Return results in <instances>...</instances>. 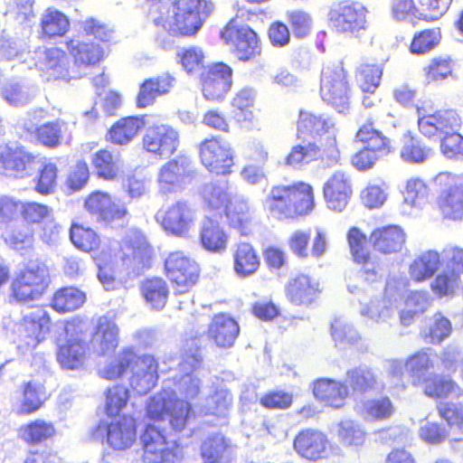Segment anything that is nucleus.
<instances>
[{
	"label": "nucleus",
	"mask_w": 463,
	"mask_h": 463,
	"mask_svg": "<svg viewBox=\"0 0 463 463\" xmlns=\"http://www.w3.org/2000/svg\"><path fill=\"white\" fill-rule=\"evenodd\" d=\"M110 32L108 26L90 17L80 23L79 32L65 41L68 53L61 47L52 46L43 52V66L55 80L77 77L79 68L99 65L108 55Z\"/></svg>",
	"instance_id": "f257e3e1"
},
{
	"label": "nucleus",
	"mask_w": 463,
	"mask_h": 463,
	"mask_svg": "<svg viewBox=\"0 0 463 463\" xmlns=\"http://www.w3.org/2000/svg\"><path fill=\"white\" fill-rule=\"evenodd\" d=\"M296 137L307 143L291 146L285 157V165L300 168L312 162L331 167L340 161L341 151L335 124L331 118L308 110H299L296 122Z\"/></svg>",
	"instance_id": "f03ea898"
},
{
	"label": "nucleus",
	"mask_w": 463,
	"mask_h": 463,
	"mask_svg": "<svg viewBox=\"0 0 463 463\" xmlns=\"http://www.w3.org/2000/svg\"><path fill=\"white\" fill-rule=\"evenodd\" d=\"M19 216L21 223L7 225L2 238L5 244L15 250H27L33 247L36 231L41 241L50 244L60 233L61 226L55 221L53 209L37 201L21 202Z\"/></svg>",
	"instance_id": "7ed1b4c3"
},
{
	"label": "nucleus",
	"mask_w": 463,
	"mask_h": 463,
	"mask_svg": "<svg viewBox=\"0 0 463 463\" xmlns=\"http://www.w3.org/2000/svg\"><path fill=\"white\" fill-rule=\"evenodd\" d=\"M315 206L314 188L303 181L273 184L263 201L264 210L279 221L307 216Z\"/></svg>",
	"instance_id": "20e7f679"
},
{
	"label": "nucleus",
	"mask_w": 463,
	"mask_h": 463,
	"mask_svg": "<svg viewBox=\"0 0 463 463\" xmlns=\"http://www.w3.org/2000/svg\"><path fill=\"white\" fill-rule=\"evenodd\" d=\"M254 15L250 10L238 8L236 14L222 27L220 37L230 52L239 61L247 62L259 58L262 52V44L259 33L243 18Z\"/></svg>",
	"instance_id": "39448f33"
},
{
	"label": "nucleus",
	"mask_w": 463,
	"mask_h": 463,
	"mask_svg": "<svg viewBox=\"0 0 463 463\" xmlns=\"http://www.w3.org/2000/svg\"><path fill=\"white\" fill-rule=\"evenodd\" d=\"M157 362L150 354H139L132 346L122 348L109 361L101 371V377L114 381L131 374V379L136 378L137 384L144 380L147 388L155 384L157 379Z\"/></svg>",
	"instance_id": "423d86ee"
},
{
	"label": "nucleus",
	"mask_w": 463,
	"mask_h": 463,
	"mask_svg": "<svg viewBox=\"0 0 463 463\" xmlns=\"http://www.w3.org/2000/svg\"><path fill=\"white\" fill-rule=\"evenodd\" d=\"M437 194L433 209L442 220L463 221V174L440 172L433 178Z\"/></svg>",
	"instance_id": "0eeeda50"
},
{
	"label": "nucleus",
	"mask_w": 463,
	"mask_h": 463,
	"mask_svg": "<svg viewBox=\"0 0 463 463\" xmlns=\"http://www.w3.org/2000/svg\"><path fill=\"white\" fill-rule=\"evenodd\" d=\"M50 283L49 269L43 261L29 262L16 272L9 286L10 302L25 304L40 299Z\"/></svg>",
	"instance_id": "6e6552de"
},
{
	"label": "nucleus",
	"mask_w": 463,
	"mask_h": 463,
	"mask_svg": "<svg viewBox=\"0 0 463 463\" xmlns=\"http://www.w3.org/2000/svg\"><path fill=\"white\" fill-rule=\"evenodd\" d=\"M319 92L323 100L338 111L343 112L349 108L352 85L343 61L328 63L322 68Z\"/></svg>",
	"instance_id": "1a4fd4ad"
},
{
	"label": "nucleus",
	"mask_w": 463,
	"mask_h": 463,
	"mask_svg": "<svg viewBox=\"0 0 463 463\" xmlns=\"http://www.w3.org/2000/svg\"><path fill=\"white\" fill-rule=\"evenodd\" d=\"M193 413V407L189 402L167 393L151 396L146 406V415L148 419L154 421L168 420L175 431L185 429Z\"/></svg>",
	"instance_id": "9d476101"
},
{
	"label": "nucleus",
	"mask_w": 463,
	"mask_h": 463,
	"mask_svg": "<svg viewBox=\"0 0 463 463\" xmlns=\"http://www.w3.org/2000/svg\"><path fill=\"white\" fill-rule=\"evenodd\" d=\"M82 206L91 218L106 227L123 223L130 217L126 203L104 190L97 189L89 193L83 199Z\"/></svg>",
	"instance_id": "9b49d317"
},
{
	"label": "nucleus",
	"mask_w": 463,
	"mask_h": 463,
	"mask_svg": "<svg viewBox=\"0 0 463 463\" xmlns=\"http://www.w3.org/2000/svg\"><path fill=\"white\" fill-rule=\"evenodd\" d=\"M65 334L69 337L57 350L56 359L59 364L67 370L82 368L90 355V347L81 336L87 333L85 323L74 317L65 324Z\"/></svg>",
	"instance_id": "f8f14e48"
},
{
	"label": "nucleus",
	"mask_w": 463,
	"mask_h": 463,
	"mask_svg": "<svg viewBox=\"0 0 463 463\" xmlns=\"http://www.w3.org/2000/svg\"><path fill=\"white\" fill-rule=\"evenodd\" d=\"M164 273L175 294H186L198 283L201 269L197 261L184 250L170 252L164 261Z\"/></svg>",
	"instance_id": "ddd939ff"
},
{
	"label": "nucleus",
	"mask_w": 463,
	"mask_h": 463,
	"mask_svg": "<svg viewBox=\"0 0 463 463\" xmlns=\"http://www.w3.org/2000/svg\"><path fill=\"white\" fill-rule=\"evenodd\" d=\"M153 5L167 0H146ZM175 13L171 30L176 35L191 36L197 33L212 6L206 0H174Z\"/></svg>",
	"instance_id": "4468645a"
},
{
	"label": "nucleus",
	"mask_w": 463,
	"mask_h": 463,
	"mask_svg": "<svg viewBox=\"0 0 463 463\" xmlns=\"http://www.w3.org/2000/svg\"><path fill=\"white\" fill-rule=\"evenodd\" d=\"M144 463H179V446L168 440L163 429L153 424L145 426L140 435Z\"/></svg>",
	"instance_id": "2eb2a0df"
},
{
	"label": "nucleus",
	"mask_w": 463,
	"mask_h": 463,
	"mask_svg": "<svg viewBox=\"0 0 463 463\" xmlns=\"http://www.w3.org/2000/svg\"><path fill=\"white\" fill-rule=\"evenodd\" d=\"M367 9L358 1L340 0L329 8L327 19L338 33L358 35L367 28Z\"/></svg>",
	"instance_id": "dca6fc26"
},
{
	"label": "nucleus",
	"mask_w": 463,
	"mask_h": 463,
	"mask_svg": "<svg viewBox=\"0 0 463 463\" xmlns=\"http://www.w3.org/2000/svg\"><path fill=\"white\" fill-rule=\"evenodd\" d=\"M199 159L205 169L215 175L232 173L234 154L231 145L220 137L213 136L201 141L198 146Z\"/></svg>",
	"instance_id": "f3484780"
},
{
	"label": "nucleus",
	"mask_w": 463,
	"mask_h": 463,
	"mask_svg": "<svg viewBox=\"0 0 463 463\" xmlns=\"http://www.w3.org/2000/svg\"><path fill=\"white\" fill-rule=\"evenodd\" d=\"M203 97L212 102L222 101L232 90L233 70L224 61L213 62L199 75Z\"/></svg>",
	"instance_id": "a211bd4d"
},
{
	"label": "nucleus",
	"mask_w": 463,
	"mask_h": 463,
	"mask_svg": "<svg viewBox=\"0 0 463 463\" xmlns=\"http://www.w3.org/2000/svg\"><path fill=\"white\" fill-rule=\"evenodd\" d=\"M155 219L166 234L177 238L188 237L195 221L194 210L183 200L162 206Z\"/></svg>",
	"instance_id": "6ab92c4d"
},
{
	"label": "nucleus",
	"mask_w": 463,
	"mask_h": 463,
	"mask_svg": "<svg viewBox=\"0 0 463 463\" xmlns=\"http://www.w3.org/2000/svg\"><path fill=\"white\" fill-rule=\"evenodd\" d=\"M118 259L129 273L139 275L152 266L153 248L144 238L126 237L119 243Z\"/></svg>",
	"instance_id": "aec40b11"
},
{
	"label": "nucleus",
	"mask_w": 463,
	"mask_h": 463,
	"mask_svg": "<svg viewBox=\"0 0 463 463\" xmlns=\"http://www.w3.org/2000/svg\"><path fill=\"white\" fill-rule=\"evenodd\" d=\"M97 430L100 431L107 444L115 450L130 448L136 441L137 433V420L129 414H124L110 422H100Z\"/></svg>",
	"instance_id": "412c9836"
},
{
	"label": "nucleus",
	"mask_w": 463,
	"mask_h": 463,
	"mask_svg": "<svg viewBox=\"0 0 463 463\" xmlns=\"http://www.w3.org/2000/svg\"><path fill=\"white\" fill-rule=\"evenodd\" d=\"M192 176L191 160L187 156H179L167 161L158 173L159 194L167 196L181 191L185 181Z\"/></svg>",
	"instance_id": "4be33fe9"
},
{
	"label": "nucleus",
	"mask_w": 463,
	"mask_h": 463,
	"mask_svg": "<svg viewBox=\"0 0 463 463\" xmlns=\"http://www.w3.org/2000/svg\"><path fill=\"white\" fill-rule=\"evenodd\" d=\"M346 241L353 261L361 267L365 280L373 282L378 278L379 264L368 249V238L358 227L353 226L346 232Z\"/></svg>",
	"instance_id": "5701e85b"
},
{
	"label": "nucleus",
	"mask_w": 463,
	"mask_h": 463,
	"mask_svg": "<svg viewBox=\"0 0 463 463\" xmlns=\"http://www.w3.org/2000/svg\"><path fill=\"white\" fill-rule=\"evenodd\" d=\"M179 146V134L169 125L153 124L142 137V146L147 152L159 157H168Z\"/></svg>",
	"instance_id": "b1692460"
},
{
	"label": "nucleus",
	"mask_w": 463,
	"mask_h": 463,
	"mask_svg": "<svg viewBox=\"0 0 463 463\" xmlns=\"http://www.w3.org/2000/svg\"><path fill=\"white\" fill-rule=\"evenodd\" d=\"M461 124L460 116L452 109H439L418 119L419 131L428 138L443 137L453 130H459Z\"/></svg>",
	"instance_id": "393cba45"
},
{
	"label": "nucleus",
	"mask_w": 463,
	"mask_h": 463,
	"mask_svg": "<svg viewBox=\"0 0 463 463\" xmlns=\"http://www.w3.org/2000/svg\"><path fill=\"white\" fill-rule=\"evenodd\" d=\"M293 449L300 458L317 461L326 457L329 440L323 431L307 428L296 434L293 439Z\"/></svg>",
	"instance_id": "a878e982"
},
{
	"label": "nucleus",
	"mask_w": 463,
	"mask_h": 463,
	"mask_svg": "<svg viewBox=\"0 0 463 463\" xmlns=\"http://www.w3.org/2000/svg\"><path fill=\"white\" fill-rule=\"evenodd\" d=\"M322 190L326 206L335 213H342L353 194L351 180L343 171L333 173L325 182Z\"/></svg>",
	"instance_id": "bb28decb"
},
{
	"label": "nucleus",
	"mask_w": 463,
	"mask_h": 463,
	"mask_svg": "<svg viewBox=\"0 0 463 463\" xmlns=\"http://www.w3.org/2000/svg\"><path fill=\"white\" fill-rule=\"evenodd\" d=\"M284 290L287 299L292 305L299 307H310L321 294L318 281L305 273L291 277Z\"/></svg>",
	"instance_id": "cd10ccee"
},
{
	"label": "nucleus",
	"mask_w": 463,
	"mask_h": 463,
	"mask_svg": "<svg viewBox=\"0 0 463 463\" xmlns=\"http://www.w3.org/2000/svg\"><path fill=\"white\" fill-rule=\"evenodd\" d=\"M406 239L404 230L397 224L376 227L369 235L373 249L382 255L400 253L405 246Z\"/></svg>",
	"instance_id": "c85d7f7f"
},
{
	"label": "nucleus",
	"mask_w": 463,
	"mask_h": 463,
	"mask_svg": "<svg viewBox=\"0 0 463 463\" xmlns=\"http://www.w3.org/2000/svg\"><path fill=\"white\" fill-rule=\"evenodd\" d=\"M36 160L37 156L23 146H5L0 151V175L23 176Z\"/></svg>",
	"instance_id": "c756f323"
},
{
	"label": "nucleus",
	"mask_w": 463,
	"mask_h": 463,
	"mask_svg": "<svg viewBox=\"0 0 463 463\" xmlns=\"http://www.w3.org/2000/svg\"><path fill=\"white\" fill-rule=\"evenodd\" d=\"M175 78L169 72L145 79L138 88L136 96V106L146 109L155 104L158 97L168 94L175 87Z\"/></svg>",
	"instance_id": "7c9ffc66"
},
{
	"label": "nucleus",
	"mask_w": 463,
	"mask_h": 463,
	"mask_svg": "<svg viewBox=\"0 0 463 463\" xmlns=\"http://www.w3.org/2000/svg\"><path fill=\"white\" fill-rule=\"evenodd\" d=\"M354 141L383 158L394 152L392 140L375 128L373 118L366 119L359 126L354 135Z\"/></svg>",
	"instance_id": "2f4dec72"
},
{
	"label": "nucleus",
	"mask_w": 463,
	"mask_h": 463,
	"mask_svg": "<svg viewBox=\"0 0 463 463\" xmlns=\"http://www.w3.org/2000/svg\"><path fill=\"white\" fill-rule=\"evenodd\" d=\"M239 334L240 326L238 322L225 313L213 315L206 331L208 339L220 348L232 347Z\"/></svg>",
	"instance_id": "473e14b6"
},
{
	"label": "nucleus",
	"mask_w": 463,
	"mask_h": 463,
	"mask_svg": "<svg viewBox=\"0 0 463 463\" xmlns=\"http://www.w3.org/2000/svg\"><path fill=\"white\" fill-rule=\"evenodd\" d=\"M22 398L16 408V415L29 416L43 409L50 398L44 381L31 379L21 386Z\"/></svg>",
	"instance_id": "72a5a7b5"
},
{
	"label": "nucleus",
	"mask_w": 463,
	"mask_h": 463,
	"mask_svg": "<svg viewBox=\"0 0 463 463\" xmlns=\"http://www.w3.org/2000/svg\"><path fill=\"white\" fill-rule=\"evenodd\" d=\"M52 326L50 315L45 310H37L23 317L20 333L28 345L35 346L46 338Z\"/></svg>",
	"instance_id": "f704fd0d"
},
{
	"label": "nucleus",
	"mask_w": 463,
	"mask_h": 463,
	"mask_svg": "<svg viewBox=\"0 0 463 463\" xmlns=\"http://www.w3.org/2000/svg\"><path fill=\"white\" fill-rule=\"evenodd\" d=\"M232 269L241 279L255 275L261 265L260 256L257 249L248 241H240L232 249Z\"/></svg>",
	"instance_id": "c9c22d12"
},
{
	"label": "nucleus",
	"mask_w": 463,
	"mask_h": 463,
	"mask_svg": "<svg viewBox=\"0 0 463 463\" xmlns=\"http://www.w3.org/2000/svg\"><path fill=\"white\" fill-rule=\"evenodd\" d=\"M420 384L423 393L435 401L446 400L454 394L463 395V390L451 375L432 373L422 377Z\"/></svg>",
	"instance_id": "e433bc0d"
},
{
	"label": "nucleus",
	"mask_w": 463,
	"mask_h": 463,
	"mask_svg": "<svg viewBox=\"0 0 463 463\" xmlns=\"http://www.w3.org/2000/svg\"><path fill=\"white\" fill-rule=\"evenodd\" d=\"M146 117V115H139L118 118L109 128L107 133V140L118 146L128 145L144 129Z\"/></svg>",
	"instance_id": "4c0bfd02"
},
{
	"label": "nucleus",
	"mask_w": 463,
	"mask_h": 463,
	"mask_svg": "<svg viewBox=\"0 0 463 463\" xmlns=\"http://www.w3.org/2000/svg\"><path fill=\"white\" fill-rule=\"evenodd\" d=\"M17 435L26 445L36 446L53 439L57 436V428L52 420L35 418L22 424Z\"/></svg>",
	"instance_id": "58836bf2"
},
{
	"label": "nucleus",
	"mask_w": 463,
	"mask_h": 463,
	"mask_svg": "<svg viewBox=\"0 0 463 463\" xmlns=\"http://www.w3.org/2000/svg\"><path fill=\"white\" fill-rule=\"evenodd\" d=\"M70 29L69 16L59 9L50 6L42 13L38 31L42 40L61 38L68 33Z\"/></svg>",
	"instance_id": "ea45409f"
},
{
	"label": "nucleus",
	"mask_w": 463,
	"mask_h": 463,
	"mask_svg": "<svg viewBox=\"0 0 463 463\" xmlns=\"http://www.w3.org/2000/svg\"><path fill=\"white\" fill-rule=\"evenodd\" d=\"M95 176L102 181L117 180L122 173V162L119 154L109 148L97 150L90 158Z\"/></svg>",
	"instance_id": "a19ab883"
},
{
	"label": "nucleus",
	"mask_w": 463,
	"mask_h": 463,
	"mask_svg": "<svg viewBox=\"0 0 463 463\" xmlns=\"http://www.w3.org/2000/svg\"><path fill=\"white\" fill-rule=\"evenodd\" d=\"M315 398L333 408H341L348 397V386L329 378H319L312 383Z\"/></svg>",
	"instance_id": "79ce46f5"
},
{
	"label": "nucleus",
	"mask_w": 463,
	"mask_h": 463,
	"mask_svg": "<svg viewBox=\"0 0 463 463\" xmlns=\"http://www.w3.org/2000/svg\"><path fill=\"white\" fill-rule=\"evenodd\" d=\"M228 225L241 235H248L253 223V210L245 198H232L222 212Z\"/></svg>",
	"instance_id": "37998d69"
},
{
	"label": "nucleus",
	"mask_w": 463,
	"mask_h": 463,
	"mask_svg": "<svg viewBox=\"0 0 463 463\" xmlns=\"http://www.w3.org/2000/svg\"><path fill=\"white\" fill-rule=\"evenodd\" d=\"M118 329L116 324L106 317L99 318L91 335L90 344L99 355L114 351L118 344Z\"/></svg>",
	"instance_id": "c03bdc74"
},
{
	"label": "nucleus",
	"mask_w": 463,
	"mask_h": 463,
	"mask_svg": "<svg viewBox=\"0 0 463 463\" xmlns=\"http://www.w3.org/2000/svg\"><path fill=\"white\" fill-rule=\"evenodd\" d=\"M442 266L439 251L428 250L418 255L409 266V275L412 281L420 283L430 279Z\"/></svg>",
	"instance_id": "a18cd8bd"
},
{
	"label": "nucleus",
	"mask_w": 463,
	"mask_h": 463,
	"mask_svg": "<svg viewBox=\"0 0 463 463\" xmlns=\"http://www.w3.org/2000/svg\"><path fill=\"white\" fill-rule=\"evenodd\" d=\"M140 294L146 303L155 310H162L168 300L169 288L161 277L144 279L139 285Z\"/></svg>",
	"instance_id": "49530a36"
},
{
	"label": "nucleus",
	"mask_w": 463,
	"mask_h": 463,
	"mask_svg": "<svg viewBox=\"0 0 463 463\" xmlns=\"http://www.w3.org/2000/svg\"><path fill=\"white\" fill-rule=\"evenodd\" d=\"M86 301V294L73 286L56 289L50 300V307L59 314H66L79 309Z\"/></svg>",
	"instance_id": "de8ad7c7"
},
{
	"label": "nucleus",
	"mask_w": 463,
	"mask_h": 463,
	"mask_svg": "<svg viewBox=\"0 0 463 463\" xmlns=\"http://www.w3.org/2000/svg\"><path fill=\"white\" fill-rule=\"evenodd\" d=\"M457 62L449 54L432 57L423 67L422 71L428 83H436L455 77Z\"/></svg>",
	"instance_id": "09e8293b"
},
{
	"label": "nucleus",
	"mask_w": 463,
	"mask_h": 463,
	"mask_svg": "<svg viewBox=\"0 0 463 463\" xmlns=\"http://www.w3.org/2000/svg\"><path fill=\"white\" fill-rule=\"evenodd\" d=\"M383 75V63L376 61L362 62L355 70V80L363 93L373 94Z\"/></svg>",
	"instance_id": "8fccbe9b"
},
{
	"label": "nucleus",
	"mask_w": 463,
	"mask_h": 463,
	"mask_svg": "<svg viewBox=\"0 0 463 463\" xmlns=\"http://www.w3.org/2000/svg\"><path fill=\"white\" fill-rule=\"evenodd\" d=\"M70 240L76 249L87 253L98 251L101 247L99 234L91 227L77 222L71 224Z\"/></svg>",
	"instance_id": "3c124183"
},
{
	"label": "nucleus",
	"mask_w": 463,
	"mask_h": 463,
	"mask_svg": "<svg viewBox=\"0 0 463 463\" xmlns=\"http://www.w3.org/2000/svg\"><path fill=\"white\" fill-rule=\"evenodd\" d=\"M200 242L209 252H222L227 248L228 235L216 221L207 219L200 231Z\"/></svg>",
	"instance_id": "603ef678"
},
{
	"label": "nucleus",
	"mask_w": 463,
	"mask_h": 463,
	"mask_svg": "<svg viewBox=\"0 0 463 463\" xmlns=\"http://www.w3.org/2000/svg\"><path fill=\"white\" fill-rule=\"evenodd\" d=\"M401 144L400 156L404 162L411 164L423 163L428 159L431 151L417 136L410 131L402 136Z\"/></svg>",
	"instance_id": "864d4df0"
},
{
	"label": "nucleus",
	"mask_w": 463,
	"mask_h": 463,
	"mask_svg": "<svg viewBox=\"0 0 463 463\" xmlns=\"http://www.w3.org/2000/svg\"><path fill=\"white\" fill-rule=\"evenodd\" d=\"M64 123L61 120L47 121L38 125L31 132L35 142L47 148H56L62 144Z\"/></svg>",
	"instance_id": "5fc2aeb1"
},
{
	"label": "nucleus",
	"mask_w": 463,
	"mask_h": 463,
	"mask_svg": "<svg viewBox=\"0 0 463 463\" xmlns=\"http://www.w3.org/2000/svg\"><path fill=\"white\" fill-rule=\"evenodd\" d=\"M394 412L395 406L392 399L387 395L369 399L363 405L364 418L372 421L390 420Z\"/></svg>",
	"instance_id": "6e6d98bb"
},
{
	"label": "nucleus",
	"mask_w": 463,
	"mask_h": 463,
	"mask_svg": "<svg viewBox=\"0 0 463 463\" xmlns=\"http://www.w3.org/2000/svg\"><path fill=\"white\" fill-rule=\"evenodd\" d=\"M404 365L413 379V385L420 384L422 379L421 374L434 368L430 349L422 348L414 352L406 358Z\"/></svg>",
	"instance_id": "4d7b16f0"
},
{
	"label": "nucleus",
	"mask_w": 463,
	"mask_h": 463,
	"mask_svg": "<svg viewBox=\"0 0 463 463\" xmlns=\"http://www.w3.org/2000/svg\"><path fill=\"white\" fill-rule=\"evenodd\" d=\"M346 379L353 392L364 394L375 389L378 378L370 367H354L346 372Z\"/></svg>",
	"instance_id": "13d9d810"
},
{
	"label": "nucleus",
	"mask_w": 463,
	"mask_h": 463,
	"mask_svg": "<svg viewBox=\"0 0 463 463\" xmlns=\"http://www.w3.org/2000/svg\"><path fill=\"white\" fill-rule=\"evenodd\" d=\"M441 40V32L439 27L427 28L416 33L409 45L412 54L422 55L436 48Z\"/></svg>",
	"instance_id": "bf43d9fd"
},
{
	"label": "nucleus",
	"mask_w": 463,
	"mask_h": 463,
	"mask_svg": "<svg viewBox=\"0 0 463 463\" xmlns=\"http://www.w3.org/2000/svg\"><path fill=\"white\" fill-rule=\"evenodd\" d=\"M451 330L450 321L440 313H436L432 323L420 331V336L425 343L439 345L449 336Z\"/></svg>",
	"instance_id": "052dcab7"
},
{
	"label": "nucleus",
	"mask_w": 463,
	"mask_h": 463,
	"mask_svg": "<svg viewBox=\"0 0 463 463\" xmlns=\"http://www.w3.org/2000/svg\"><path fill=\"white\" fill-rule=\"evenodd\" d=\"M105 395L104 411L109 417H116L127 406L130 392L122 384H115L106 391Z\"/></svg>",
	"instance_id": "680f3d73"
},
{
	"label": "nucleus",
	"mask_w": 463,
	"mask_h": 463,
	"mask_svg": "<svg viewBox=\"0 0 463 463\" xmlns=\"http://www.w3.org/2000/svg\"><path fill=\"white\" fill-rule=\"evenodd\" d=\"M231 105L234 118L239 123H249L254 125L257 121L251 108L253 107V97L247 90H240L232 98Z\"/></svg>",
	"instance_id": "e2e57ef3"
},
{
	"label": "nucleus",
	"mask_w": 463,
	"mask_h": 463,
	"mask_svg": "<svg viewBox=\"0 0 463 463\" xmlns=\"http://www.w3.org/2000/svg\"><path fill=\"white\" fill-rule=\"evenodd\" d=\"M58 167L52 162H46L40 167L34 181V191L48 195L55 191L58 180Z\"/></svg>",
	"instance_id": "0e129e2a"
},
{
	"label": "nucleus",
	"mask_w": 463,
	"mask_h": 463,
	"mask_svg": "<svg viewBox=\"0 0 463 463\" xmlns=\"http://www.w3.org/2000/svg\"><path fill=\"white\" fill-rule=\"evenodd\" d=\"M337 436L341 443L347 447H360L366 440L365 431L354 420L339 422Z\"/></svg>",
	"instance_id": "69168bd1"
},
{
	"label": "nucleus",
	"mask_w": 463,
	"mask_h": 463,
	"mask_svg": "<svg viewBox=\"0 0 463 463\" xmlns=\"http://www.w3.org/2000/svg\"><path fill=\"white\" fill-rule=\"evenodd\" d=\"M178 61L184 71L193 74L204 69L205 54L201 47L189 46L181 49L176 54Z\"/></svg>",
	"instance_id": "338daca9"
},
{
	"label": "nucleus",
	"mask_w": 463,
	"mask_h": 463,
	"mask_svg": "<svg viewBox=\"0 0 463 463\" xmlns=\"http://www.w3.org/2000/svg\"><path fill=\"white\" fill-rule=\"evenodd\" d=\"M439 363L447 375L458 373L463 379V352L452 346L445 347L439 357Z\"/></svg>",
	"instance_id": "774afa93"
}]
</instances>
